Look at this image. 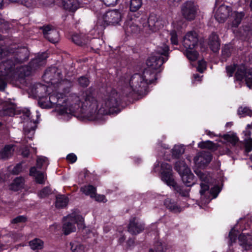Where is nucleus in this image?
I'll list each match as a JSON object with an SVG mask.
<instances>
[{
	"label": "nucleus",
	"instance_id": "f257e3e1",
	"mask_svg": "<svg viewBox=\"0 0 252 252\" xmlns=\"http://www.w3.org/2000/svg\"><path fill=\"white\" fill-rule=\"evenodd\" d=\"M95 90L89 87L82 93L79 99L72 97L69 100L61 102L60 105L56 106V110L59 115H64L68 113V111H70V108L74 104L76 105V102H79L77 104L78 107L81 106L82 110L87 113L91 120L99 119L104 115L118 114L121 111L119 108L121 100L117 93L109 96L103 101L100 108H98Z\"/></svg>",
	"mask_w": 252,
	"mask_h": 252
},
{
	"label": "nucleus",
	"instance_id": "f03ea898",
	"mask_svg": "<svg viewBox=\"0 0 252 252\" xmlns=\"http://www.w3.org/2000/svg\"><path fill=\"white\" fill-rule=\"evenodd\" d=\"M169 47L166 45L158 47L155 55L152 54L146 61L148 69H146L142 75L134 74L130 79L129 85L132 90L140 95L148 92V85L157 80L158 73L163 69L162 64L169 58Z\"/></svg>",
	"mask_w": 252,
	"mask_h": 252
},
{
	"label": "nucleus",
	"instance_id": "7ed1b4c3",
	"mask_svg": "<svg viewBox=\"0 0 252 252\" xmlns=\"http://www.w3.org/2000/svg\"><path fill=\"white\" fill-rule=\"evenodd\" d=\"M175 170L180 175L184 185L176 183L174 179L172 166L166 162L161 164L160 178L168 186L172 188L176 195L182 197H188L189 196V189L195 183V177L188 166L185 160L176 162Z\"/></svg>",
	"mask_w": 252,
	"mask_h": 252
},
{
	"label": "nucleus",
	"instance_id": "20e7f679",
	"mask_svg": "<svg viewBox=\"0 0 252 252\" xmlns=\"http://www.w3.org/2000/svg\"><path fill=\"white\" fill-rule=\"evenodd\" d=\"M65 86L63 88V91L61 93L53 94L49 96V102L51 104V107H56V106L60 105L62 103L64 102L66 100L72 97L76 99H79V96L75 93H71V89L73 86V83L67 80L63 82Z\"/></svg>",
	"mask_w": 252,
	"mask_h": 252
},
{
	"label": "nucleus",
	"instance_id": "39448f33",
	"mask_svg": "<svg viewBox=\"0 0 252 252\" xmlns=\"http://www.w3.org/2000/svg\"><path fill=\"white\" fill-rule=\"evenodd\" d=\"M48 57V54L46 52H42L32 59L28 65L22 66L16 68L20 75V78L24 83H26V78L31 74L32 71L35 70L43 65Z\"/></svg>",
	"mask_w": 252,
	"mask_h": 252
},
{
	"label": "nucleus",
	"instance_id": "423d86ee",
	"mask_svg": "<svg viewBox=\"0 0 252 252\" xmlns=\"http://www.w3.org/2000/svg\"><path fill=\"white\" fill-rule=\"evenodd\" d=\"M10 66H4V70H1L0 73V91L4 90L7 86V83L10 81L16 85L24 84L21 79L20 75L17 69H12L14 64L12 63Z\"/></svg>",
	"mask_w": 252,
	"mask_h": 252
},
{
	"label": "nucleus",
	"instance_id": "0eeeda50",
	"mask_svg": "<svg viewBox=\"0 0 252 252\" xmlns=\"http://www.w3.org/2000/svg\"><path fill=\"white\" fill-rule=\"evenodd\" d=\"M121 19L122 14L119 10H108L103 15L102 19L98 20L96 26L104 29L108 25L118 24Z\"/></svg>",
	"mask_w": 252,
	"mask_h": 252
},
{
	"label": "nucleus",
	"instance_id": "6e6552de",
	"mask_svg": "<svg viewBox=\"0 0 252 252\" xmlns=\"http://www.w3.org/2000/svg\"><path fill=\"white\" fill-rule=\"evenodd\" d=\"M14 55L11 59H8L4 61V66H10L11 64H14L12 66V69L14 68L15 66L17 63H22L29 59V51L28 49L25 47L18 48L14 52Z\"/></svg>",
	"mask_w": 252,
	"mask_h": 252
},
{
	"label": "nucleus",
	"instance_id": "1a4fd4ad",
	"mask_svg": "<svg viewBox=\"0 0 252 252\" xmlns=\"http://www.w3.org/2000/svg\"><path fill=\"white\" fill-rule=\"evenodd\" d=\"M198 9V6L194 1L188 0L182 4L181 13L185 19L191 21L195 19Z\"/></svg>",
	"mask_w": 252,
	"mask_h": 252
},
{
	"label": "nucleus",
	"instance_id": "9d476101",
	"mask_svg": "<svg viewBox=\"0 0 252 252\" xmlns=\"http://www.w3.org/2000/svg\"><path fill=\"white\" fill-rule=\"evenodd\" d=\"M147 24L149 30L148 33L156 32L163 27V22L160 17L154 13L149 15Z\"/></svg>",
	"mask_w": 252,
	"mask_h": 252
},
{
	"label": "nucleus",
	"instance_id": "9b49d317",
	"mask_svg": "<svg viewBox=\"0 0 252 252\" xmlns=\"http://www.w3.org/2000/svg\"><path fill=\"white\" fill-rule=\"evenodd\" d=\"M213 158L212 154L203 151L198 154L194 158V162L199 168H205L210 163Z\"/></svg>",
	"mask_w": 252,
	"mask_h": 252
},
{
	"label": "nucleus",
	"instance_id": "f8f14e48",
	"mask_svg": "<svg viewBox=\"0 0 252 252\" xmlns=\"http://www.w3.org/2000/svg\"><path fill=\"white\" fill-rule=\"evenodd\" d=\"M198 38L197 33L194 31H190L185 35L183 45L186 49H193L198 45Z\"/></svg>",
	"mask_w": 252,
	"mask_h": 252
},
{
	"label": "nucleus",
	"instance_id": "ddd939ff",
	"mask_svg": "<svg viewBox=\"0 0 252 252\" xmlns=\"http://www.w3.org/2000/svg\"><path fill=\"white\" fill-rule=\"evenodd\" d=\"M128 18L129 20L125 22L124 29L127 35L129 34H137L140 32V28L136 24L134 23L133 20L135 18L130 13H128Z\"/></svg>",
	"mask_w": 252,
	"mask_h": 252
},
{
	"label": "nucleus",
	"instance_id": "4468645a",
	"mask_svg": "<svg viewBox=\"0 0 252 252\" xmlns=\"http://www.w3.org/2000/svg\"><path fill=\"white\" fill-rule=\"evenodd\" d=\"M239 245L246 251L252 250V235L249 232L241 233L238 236Z\"/></svg>",
	"mask_w": 252,
	"mask_h": 252
},
{
	"label": "nucleus",
	"instance_id": "2eb2a0df",
	"mask_svg": "<svg viewBox=\"0 0 252 252\" xmlns=\"http://www.w3.org/2000/svg\"><path fill=\"white\" fill-rule=\"evenodd\" d=\"M45 38L50 42L55 43L58 41L59 38V32L51 28L49 25L43 26L41 28Z\"/></svg>",
	"mask_w": 252,
	"mask_h": 252
},
{
	"label": "nucleus",
	"instance_id": "dca6fc26",
	"mask_svg": "<svg viewBox=\"0 0 252 252\" xmlns=\"http://www.w3.org/2000/svg\"><path fill=\"white\" fill-rule=\"evenodd\" d=\"M145 228V225L143 223L138 222L136 218L134 217L132 218L128 225V231L132 235H137L142 232Z\"/></svg>",
	"mask_w": 252,
	"mask_h": 252
},
{
	"label": "nucleus",
	"instance_id": "f3484780",
	"mask_svg": "<svg viewBox=\"0 0 252 252\" xmlns=\"http://www.w3.org/2000/svg\"><path fill=\"white\" fill-rule=\"evenodd\" d=\"M208 45L214 53H217L220 49V40L219 35L215 32H212L208 38Z\"/></svg>",
	"mask_w": 252,
	"mask_h": 252
},
{
	"label": "nucleus",
	"instance_id": "a211bd4d",
	"mask_svg": "<svg viewBox=\"0 0 252 252\" xmlns=\"http://www.w3.org/2000/svg\"><path fill=\"white\" fill-rule=\"evenodd\" d=\"M231 7L225 5H220L217 12L216 18L219 22H224L229 15Z\"/></svg>",
	"mask_w": 252,
	"mask_h": 252
},
{
	"label": "nucleus",
	"instance_id": "6ab92c4d",
	"mask_svg": "<svg viewBox=\"0 0 252 252\" xmlns=\"http://www.w3.org/2000/svg\"><path fill=\"white\" fill-rule=\"evenodd\" d=\"M219 137L231 143L233 147H237L240 149H242V142H239V138L236 133H233L231 134L226 133L223 135L219 134Z\"/></svg>",
	"mask_w": 252,
	"mask_h": 252
},
{
	"label": "nucleus",
	"instance_id": "aec40b11",
	"mask_svg": "<svg viewBox=\"0 0 252 252\" xmlns=\"http://www.w3.org/2000/svg\"><path fill=\"white\" fill-rule=\"evenodd\" d=\"M72 41L75 44L83 46L91 41L90 38L85 34L75 33L72 35Z\"/></svg>",
	"mask_w": 252,
	"mask_h": 252
},
{
	"label": "nucleus",
	"instance_id": "412c9836",
	"mask_svg": "<svg viewBox=\"0 0 252 252\" xmlns=\"http://www.w3.org/2000/svg\"><path fill=\"white\" fill-rule=\"evenodd\" d=\"M25 182V179L23 177H16L9 185V189L14 191H18L24 189Z\"/></svg>",
	"mask_w": 252,
	"mask_h": 252
},
{
	"label": "nucleus",
	"instance_id": "4be33fe9",
	"mask_svg": "<svg viewBox=\"0 0 252 252\" xmlns=\"http://www.w3.org/2000/svg\"><path fill=\"white\" fill-rule=\"evenodd\" d=\"M142 5V0H130L129 3L130 13L134 18H138L140 16L139 8Z\"/></svg>",
	"mask_w": 252,
	"mask_h": 252
},
{
	"label": "nucleus",
	"instance_id": "5701e85b",
	"mask_svg": "<svg viewBox=\"0 0 252 252\" xmlns=\"http://www.w3.org/2000/svg\"><path fill=\"white\" fill-rule=\"evenodd\" d=\"M63 8L69 12H74L79 7L77 0H62Z\"/></svg>",
	"mask_w": 252,
	"mask_h": 252
},
{
	"label": "nucleus",
	"instance_id": "b1692460",
	"mask_svg": "<svg viewBox=\"0 0 252 252\" xmlns=\"http://www.w3.org/2000/svg\"><path fill=\"white\" fill-rule=\"evenodd\" d=\"M164 205L167 209L174 213H180L182 211L181 207L174 200L171 199H167L164 201Z\"/></svg>",
	"mask_w": 252,
	"mask_h": 252
},
{
	"label": "nucleus",
	"instance_id": "393cba45",
	"mask_svg": "<svg viewBox=\"0 0 252 252\" xmlns=\"http://www.w3.org/2000/svg\"><path fill=\"white\" fill-rule=\"evenodd\" d=\"M249 70L247 69L246 66L244 64L239 65L236 69V72L235 77L238 81H242L247 75Z\"/></svg>",
	"mask_w": 252,
	"mask_h": 252
},
{
	"label": "nucleus",
	"instance_id": "a878e982",
	"mask_svg": "<svg viewBox=\"0 0 252 252\" xmlns=\"http://www.w3.org/2000/svg\"><path fill=\"white\" fill-rule=\"evenodd\" d=\"M198 147L201 149H208L215 151L218 149V144L210 140L202 141L198 144Z\"/></svg>",
	"mask_w": 252,
	"mask_h": 252
},
{
	"label": "nucleus",
	"instance_id": "bb28decb",
	"mask_svg": "<svg viewBox=\"0 0 252 252\" xmlns=\"http://www.w3.org/2000/svg\"><path fill=\"white\" fill-rule=\"evenodd\" d=\"M236 226L232 228L229 231L228 235V245L229 247L233 245V243L236 242L237 240H238V236L239 235L240 231L236 229Z\"/></svg>",
	"mask_w": 252,
	"mask_h": 252
},
{
	"label": "nucleus",
	"instance_id": "cd10ccee",
	"mask_svg": "<svg viewBox=\"0 0 252 252\" xmlns=\"http://www.w3.org/2000/svg\"><path fill=\"white\" fill-rule=\"evenodd\" d=\"M68 202V198L64 195L58 194L56 197L55 206L61 209L66 207Z\"/></svg>",
	"mask_w": 252,
	"mask_h": 252
},
{
	"label": "nucleus",
	"instance_id": "c85d7f7f",
	"mask_svg": "<svg viewBox=\"0 0 252 252\" xmlns=\"http://www.w3.org/2000/svg\"><path fill=\"white\" fill-rule=\"evenodd\" d=\"M60 74V73L58 72V68L56 67L51 66L45 70L44 75L51 80L56 77H59Z\"/></svg>",
	"mask_w": 252,
	"mask_h": 252
},
{
	"label": "nucleus",
	"instance_id": "c756f323",
	"mask_svg": "<svg viewBox=\"0 0 252 252\" xmlns=\"http://www.w3.org/2000/svg\"><path fill=\"white\" fill-rule=\"evenodd\" d=\"M80 191L92 198L96 192V188L91 185H85L80 188Z\"/></svg>",
	"mask_w": 252,
	"mask_h": 252
},
{
	"label": "nucleus",
	"instance_id": "7c9ffc66",
	"mask_svg": "<svg viewBox=\"0 0 252 252\" xmlns=\"http://www.w3.org/2000/svg\"><path fill=\"white\" fill-rule=\"evenodd\" d=\"M185 153V149L182 145H175L171 150L172 157L174 159H179Z\"/></svg>",
	"mask_w": 252,
	"mask_h": 252
},
{
	"label": "nucleus",
	"instance_id": "2f4dec72",
	"mask_svg": "<svg viewBox=\"0 0 252 252\" xmlns=\"http://www.w3.org/2000/svg\"><path fill=\"white\" fill-rule=\"evenodd\" d=\"M12 145H6L0 151V157L2 159H7L12 154L13 150Z\"/></svg>",
	"mask_w": 252,
	"mask_h": 252
},
{
	"label": "nucleus",
	"instance_id": "473e14b6",
	"mask_svg": "<svg viewBox=\"0 0 252 252\" xmlns=\"http://www.w3.org/2000/svg\"><path fill=\"white\" fill-rule=\"evenodd\" d=\"M31 248L33 250H42L44 247V242L39 238H35L29 243Z\"/></svg>",
	"mask_w": 252,
	"mask_h": 252
},
{
	"label": "nucleus",
	"instance_id": "72a5a7b5",
	"mask_svg": "<svg viewBox=\"0 0 252 252\" xmlns=\"http://www.w3.org/2000/svg\"><path fill=\"white\" fill-rule=\"evenodd\" d=\"M242 220L240 224L239 230L241 233L245 232V231L248 230V232L252 234V220H248L246 221L245 220H243L242 219H241Z\"/></svg>",
	"mask_w": 252,
	"mask_h": 252
},
{
	"label": "nucleus",
	"instance_id": "f704fd0d",
	"mask_svg": "<svg viewBox=\"0 0 252 252\" xmlns=\"http://www.w3.org/2000/svg\"><path fill=\"white\" fill-rule=\"evenodd\" d=\"M75 230L76 226L74 225V224L72 223L71 220H69L68 221L63 223V231L65 235H67L70 233L75 231Z\"/></svg>",
	"mask_w": 252,
	"mask_h": 252
},
{
	"label": "nucleus",
	"instance_id": "c9c22d12",
	"mask_svg": "<svg viewBox=\"0 0 252 252\" xmlns=\"http://www.w3.org/2000/svg\"><path fill=\"white\" fill-rule=\"evenodd\" d=\"M232 49L228 45H225L221 50V62H226L227 58L230 57Z\"/></svg>",
	"mask_w": 252,
	"mask_h": 252
},
{
	"label": "nucleus",
	"instance_id": "e433bc0d",
	"mask_svg": "<svg viewBox=\"0 0 252 252\" xmlns=\"http://www.w3.org/2000/svg\"><path fill=\"white\" fill-rule=\"evenodd\" d=\"M70 246L72 252H85V246L78 242H71Z\"/></svg>",
	"mask_w": 252,
	"mask_h": 252
},
{
	"label": "nucleus",
	"instance_id": "4c0bfd02",
	"mask_svg": "<svg viewBox=\"0 0 252 252\" xmlns=\"http://www.w3.org/2000/svg\"><path fill=\"white\" fill-rule=\"evenodd\" d=\"M237 114L240 118L245 117L247 116H252V110L248 107L240 106L237 110Z\"/></svg>",
	"mask_w": 252,
	"mask_h": 252
},
{
	"label": "nucleus",
	"instance_id": "58836bf2",
	"mask_svg": "<svg viewBox=\"0 0 252 252\" xmlns=\"http://www.w3.org/2000/svg\"><path fill=\"white\" fill-rule=\"evenodd\" d=\"M15 113V109L13 104L8 106H4L2 109V114L4 116H13Z\"/></svg>",
	"mask_w": 252,
	"mask_h": 252
},
{
	"label": "nucleus",
	"instance_id": "ea45409f",
	"mask_svg": "<svg viewBox=\"0 0 252 252\" xmlns=\"http://www.w3.org/2000/svg\"><path fill=\"white\" fill-rule=\"evenodd\" d=\"M186 49V54L189 60L193 62L197 60L199 54L196 51Z\"/></svg>",
	"mask_w": 252,
	"mask_h": 252
},
{
	"label": "nucleus",
	"instance_id": "a19ab883",
	"mask_svg": "<svg viewBox=\"0 0 252 252\" xmlns=\"http://www.w3.org/2000/svg\"><path fill=\"white\" fill-rule=\"evenodd\" d=\"M244 16V13L243 12H236L235 14L234 18L232 22L233 26L235 27H238L241 23Z\"/></svg>",
	"mask_w": 252,
	"mask_h": 252
},
{
	"label": "nucleus",
	"instance_id": "79ce46f5",
	"mask_svg": "<svg viewBox=\"0 0 252 252\" xmlns=\"http://www.w3.org/2000/svg\"><path fill=\"white\" fill-rule=\"evenodd\" d=\"M71 221L75 225L76 224H77L78 226L81 227L83 226L84 227L83 222L84 221V219L82 217V216L77 215H74L73 217H71L70 219Z\"/></svg>",
	"mask_w": 252,
	"mask_h": 252
},
{
	"label": "nucleus",
	"instance_id": "37998d69",
	"mask_svg": "<svg viewBox=\"0 0 252 252\" xmlns=\"http://www.w3.org/2000/svg\"><path fill=\"white\" fill-rule=\"evenodd\" d=\"M244 144L245 148V153H249L252 151V138L249 137L246 138L244 142H242V145Z\"/></svg>",
	"mask_w": 252,
	"mask_h": 252
},
{
	"label": "nucleus",
	"instance_id": "c03bdc74",
	"mask_svg": "<svg viewBox=\"0 0 252 252\" xmlns=\"http://www.w3.org/2000/svg\"><path fill=\"white\" fill-rule=\"evenodd\" d=\"M52 194V189L49 187H45L38 193L40 198H44Z\"/></svg>",
	"mask_w": 252,
	"mask_h": 252
},
{
	"label": "nucleus",
	"instance_id": "a18cd8bd",
	"mask_svg": "<svg viewBox=\"0 0 252 252\" xmlns=\"http://www.w3.org/2000/svg\"><path fill=\"white\" fill-rule=\"evenodd\" d=\"M79 85L82 88H86L90 84V80L88 77L85 76H82L77 79Z\"/></svg>",
	"mask_w": 252,
	"mask_h": 252
},
{
	"label": "nucleus",
	"instance_id": "49530a36",
	"mask_svg": "<svg viewBox=\"0 0 252 252\" xmlns=\"http://www.w3.org/2000/svg\"><path fill=\"white\" fill-rule=\"evenodd\" d=\"M238 67V64L233 63L229 65H227L225 67L226 72L228 77H232L234 73L236 71V69Z\"/></svg>",
	"mask_w": 252,
	"mask_h": 252
},
{
	"label": "nucleus",
	"instance_id": "de8ad7c7",
	"mask_svg": "<svg viewBox=\"0 0 252 252\" xmlns=\"http://www.w3.org/2000/svg\"><path fill=\"white\" fill-rule=\"evenodd\" d=\"M170 35L171 44L174 45H177L178 44V38L177 31L175 29L172 30L170 32Z\"/></svg>",
	"mask_w": 252,
	"mask_h": 252
},
{
	"label": "nucleus",
	"instance_id": "09e8293b",
	"mask_svg": "<svg viewBox=\"0 0 252 252\" xmlns=\"http://www.w3.org/2000/svg\"><path fill=\"white\" fill-rule=\"evenodd\" d=\"M220 191L221 188L219 186L216 185L211 188L208 193L212 195L213 198H215L218 196Z\"/></svg>",
	"mask_w": 252,
	"mask_h": 252
},
{
	"label": "nucleus",
	"instance_id": "8fccbe9b",
	"mask_svg": "<svg viewBox=\"0 0 252 252\" xmlns=\"http://www.w3.org/2000/svg\"><path fill=\"white\" fill-rule=\"evenodd\" d=\"M217 150H218L219 156L227 155L230 156L232 154V152L227 146L220 147L219 148V149L218 148Z\"/></svg>",
	"mask_w": 252,
	"mask_h": 252
},
{
	"label": "nucleus",
	"instance_id": "3c124183",
	"mask_svg": "<svg viewBox=\"0 0 252 252\" xmlns=\"http://www.w3.org/2000/svg\"><path fill=\"white\" fill-rule=\"evenodd\" d=\"M198 65L197 67V70L201 73H202L206 69V65L207 63L203 59L199 60L198 61Z\"/></svg>",
	"mask_w": 252,
	"mask_h": 252
},
{
	"label": "nucleus",
	"instance_id": "603ef678",
	"mask_svg": "<svg viewBox=\"0 0 252 252\" xmlns=\"http://www.w3.org/2000/svg\"><path fill=\"white\" fill-rule=\"evenodd\" d=\"M209 186L207 183H200V190L199 191L201 196H205L206 192L209 193Z\"/></svg>",
	"mask_w": 252,
	"mask_h": 252
},
{
	"label": "nucleus",
	"instance_id": "864d4df0",
	"mask_svg": "<svg viewBox=\"0 0 252 252\" xmlns=\"http://www.w3.org/2000/svg\"><path fill=\"white\" fill-rule=\"evenodd\" d=\"M248 87L251 88L252 86V70L249 69L247 75L244 78Z\"/></svg>",
	"mask_w": 252,
	"mask_h": 252
},
{
	"label": "nucleus",
	"instance_id": "5fc2aeb1",
	"mask_svg": "<svg viewBox=\"0 0 252 252\" xmlns=\"http://www.w3.org/2000/svg\"><path fill=\"white\" fill-rule=\"evenodd\" d=\"M27 221V218L24 216H18L11 220V223L17 224L21 222H26Z\"/></svg>",
	"mask_w": 252,
	"mask_h": 252
},
{
	"label": "nucleus",
	"instance_id": "6e6d98bb",
	"mask_svg": "<svg viewBox=\"0 0 252 252\" xmlns=\"http://www.w3.org/2000/svg\"><path fill=\"white\" fill-rule=\"evenodd\" d=\"M35 181L36 183L39 184H44L45 183V180L43 173L39 172L35 177Z\"/></svg>",
	"mask_w": 252,
	"mask_h": 252
},
{
	"label": "nucleus",
	"instance_id": "4d7b16f0",
	"mask_svg": "<svg viewBox=\"0 0 252 252\" xmlns=\"http://www.w3.org/2000/svg\"><path fill=\"white\" fill-rule=\"evenodd\" d=\"M95 200L98 202L106 203L107 201V199L106 196L103 194H98L96 192L94 196V198Z\"/></svg>",
	"mask_w": 252,
	"mask_h": 252
},
{
	"label": "nucleus",
	"instance_id": "13d9d810",
	"mask_svg": "<svg viewBox=\"0 0 252 252\" xmlns=\"http://www.w3.org/2000/svg\"><path fill=\"white\" fill-rule=\"evenodd\" d=\"M47 161V158L45 157L37 158L36 162V167L41 169L43 164Z\"/></svg>",
	"mask_w": 252,
	"mask_h": 252
},
{
	"label": "nucleus",
	"instance_id": "bf43d9fd",
	"mask_svg": "<svg viewBox=\"0 0 252 252\" xmlns=\"http://www.w3.org/2000/svg\"><path fill=\"white\" fill-rule=\"evenodd\" d=\"M22 165L20 163H17L12 170L11 173L13 175H18L22 172Z\"/></svg>",
	"mask_w": 252,
	"mask_h": 252
},
{
	"label": "nucleus",
	"instance_id": "052dcab7",
	"mask_svg": "<svg viewBox=\"0 0 252 252\" xmlns=\"http://www.w3.org/2000/svg\"><path fill=\"white\" fill-rule=\"evenodd\" d=\"M102 2L107 6H115L120 0H101Z\"/></svg>",
	"mask_w": 252,
	"mask_h": 252
},
{
	"label": "nucleus",
	"instance_id": "680f3d73",
	"mask_svg": "<svg viewBox=\"0 0 252 252\" xmlns=\"http://www.w3.org/2000/svg\"><path fill=\"white\" fill-rule=\"evenodd\" d=\"M66 159L70 163L75 162L77 159V156L73 153H70L67 155Z\"/></svg>",
	"mask_w": 252,
	"mask_h": 252
},
{
	"label": "nucleus",
	"instance_id": "e2e57ef3",
	"mask_svg": "<svg viewBox=\"0 0 252 252\" xmlns=\"http://www.w3.org/2000/svg\"><path fill=\"white\" fill-rule=\"evenodd\" d=\"M195 172L201 181L206 182L207 180V178L206 175L203 172L198 170L195 171Z\"/></svg>",
	"mask_w": 252,
	"mask_h": 252
},
{
	"label": "nucleus",
	"instance_id": "0e129e2a",
	"mask_svg": "<svg viewBox=\"0 0 252 252\" xmlns=\"http://www.w3.org/2000/svg\"><path fill=\"white\" fill-rule=\"evenodd\" d=\"M40 171H38L35 166L31 167L30 169L29 175L30 176L35 177Z\"/></svg>",
	"mask_w": 252,
	"mask_h": 252
},
{
	"label": "nucleus",
	"instance_id": "69168bd1",
	"mask_svg": "<svg viewBox=\"0 0 252 252\" xmlns=\"http://www.w3.org/2000/svg\"><path fill=\"white\" fill-rule=\"evenodd\" d=\"M30 150L28 148H25L22 152V155L24 158H28L30 155Z\"/></svg>",
	"mask_w": 252,
	"mask_h": 252
},
{
	"label": "nucleus",
	"instance_id": "338daca9",
	"mask_svg": "<svg viewBox=\"0 0 252 252\" xmlns=\"http://www.w3.org/2000/svg\"><path fill=\"white\" fill-rule=\"evenodd\" d=\"M205 133L207 135L210 136L211 138H213L214 137H219V135H217L214 132L211 131L209 130H205Z\"/></svg>",
	"mask_w": 252,
	"mask_h": 252
},
{
	"label": "nucleus",
	"instance_id": "774afa93",
	"mask_svg": "<svg viewBox=\"0 0 252 252\" xmlns=\"http://www.w3.org/2000/svg\"><path fill=\"white\" fill-rule=\"evenodd\" d=\"M126 244L128 247L133 246L134 244V240L132 238H129L126 242Z\"/></svg>",
	"mask_w": 252,
	"mask_h": 252
}]
</instances>
